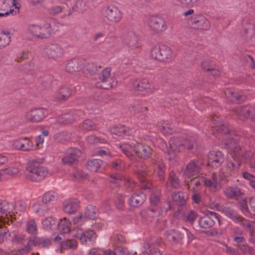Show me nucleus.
<instances>
[{
	"instance_id": "6ab92c4d",
	"label": "nucleus",
	"mask_w": 255,
	"mask_h": 255,
	"mask_svg": "<svg viewBox=\"0 0 255 255\" xmlns=\"http://www.w3.org/2000/svg\"><path fill=\"white\" fill-rule=\"evenodd\" d=\"M223 155L219 150H212L209 153L208 165L212 168L219 167L223 161Z\"/></svg>"
},
{
	"instance_id": "20e7f679",
	"label": "nucleus",
	"mask_w": 255,
	"mask_h": 255,
	"mask_svg": "<svg viewBox=\"0 0 255 255\" xmlns=\"http://www.w3.org/2000/svg\"><path fill=\"white\" fill-rule=\"evenodd\" d=\"M27 176L32 181L38 182L43 180L48 174L46 168L41 166L37 162L32 161L26 168Z\"/></svg>"
},
{
	"instance_id": "5fc2aeb1",
	"label": "nucleus",
	"mask_w": 255,
	"mask_h": 255,
	"mask_svg": "<svg viewBox=\"0 0 255 255\" xmlns=\"http://www.w3.org/2000/svg\"><path fill=\"white\" fill-rule=\"evenodd\" d=\"M134 112L136 113H141L144 114L147 111V108L143 105L142 102L137 101L134 102L132 105Z\"/></svg>"
},
{
	"instance_id": "6e6d98bb",
	"label": "nucleus",
	"mask_w": 255,
	"mask_h": 255,
	"mask_svg": "<svg viewBox=\"0 0 255 255\" xmlns=\"http://www.w3.org/2000/svg\"><path fill=\"white\" fill-rule=\"evenodd\" d=\"M237 114L240 117H243L244 118H248L251 117V118H254L253 115L250 114L252 112L248 107H242L237 109L236 111Z\"/></svg>"
},
{
	"instance_id": "1a4fd4ad",
	"label": "nucleus",
	"mask_w": 255,
	"mask_h": 255,
	"mask_svg": "<svg viewBox=\"0 0 255 255\" xmlns=\"http://www.w3.org/2000/svg\"><path fill=\"white\" fill-rule=\"evenodd\" d=\"M33 237L28 238H26V236L23 234H18L16 235L13 238V242L17 243H21L22 246L18 251H12L8 255H22V254L27 253L32 246V245H28L29 241Z\"/></svg>"
},
{
	"instance_id": "f257e3e1",
	"label": "nucleus",
	"mask_w": 255,
	"mask_h": 255,
	"mask_svg": "<svg viewBox=\"0 0 255 255\" xmlns=\"http://www.w3.org/2000/svg\"><path fill=\"white\" fill-rule=\"evenodd\" d=\"M227 146L229 155L225 162L226 172L221 171L218 174L213 173L211 178H201L204 185L212 192L219 190L222 186L227 182V178L231 173L238 169L241 163L248 157L247 153L243 154L236 139H232L227 143Z\"/></svg>"
},
{
	"instance_id": "412c9836",
	"label": "nucleus",
	"mask_w": 255,
	"mask_h": 255,
	"mask_svg": "<svg viewBox=\"0 0 255 255\" xmlns=\"http://www.w3.org/2000/svg\"><path fill=\"white\" fill-rule=\"evenodd\" d=\"M81 155V151L75 148H69L66 155L62 158L64 164H71L76 162Z\"/></svg>"
},
{
	"instance_id": "6e6552de",
	"label": "nucleus",
	"mask_w": 255,
	"mask_h": 255,
	"mask_svg": "<svg viewBox=\"0 0 255 255\" xmlns=\"http://www.w3.org/2000/svg\"><path fill=\"white\" fill-rule=\"evenodd\" d=\"M102 15L108 21L113 23L119 22L122 18L121 11L113 5H106L101 9Z\"/></svg>"
},
{
	"instance_id": "79ce46f5",
	"label": "nucleus",
	"mask_w": 255,
	"mask_h": 255,
	"mask_svg": "<svg viewBox=\"0 0 255 255\" xmlns=\"http://www.w3.org/2000/svg\"><path fill=\"white\" fill-rule=\"evenodd\" d=\"M11 41L10 32L3 30L0 33V48L8 45Z\"/></svg>"
},
{
	"instance_id": "f8f14e48",
	"label": "nucleus",
	"mask_w": 255,
	"mask_h": 255,
	"mask_svg": "<svg viewBox=\"0 0 255 255\" xmlns=\"http://www.w3.org/2000/svg\"><path fill=\"white\" fill-rule=\"evenodd\" d=\"M46 111L43 108H32L24 115L27 121L34 123L41 121L46 116Z\"/></svg>"
},
{
	"instance_id": "2eb2a0df",
	"label": "nucleus",
	"mask_w": 255,
	"mask_h": 255,
	"mask_svg": "<svg viewBox=\"0 0 255 255\" xmlns=\"http://www.w3.org/2000/svg\"><path fill=\"white\" fill-rule=\"evenodd\" d=\"M188 23L192 28L197 29L208 30L210 27L209 20L201 15L192 17L188 21Z\"/></svg>"
},
{
	"instance_id": "a211bd4d",
	"label": "nucleus",
	"mask_w": 255,
	"mask_h": 255,
	"mask_svg": "<svg viewBox=\"0 0 255 255\" xmlns=\"http://www.w3.org/2000/svg\"><path fill=\"white\" fill-rule=\"evenodd\" d=\"M212 122L214 127H212L211 133L215 134V130L224 134H226L229 132V128L227 123L223 121L217 115H214L213 117Z\"/></svg>"
},
{
	"instance_id": "2f4dec72",
	"label": "nucleus",
	"mask_w": 255,
	"mask_h": 255,
	"mask_svg": "<svg viewBox=\"0 0 255 255\" xmlns=\"http://www.w3.org/2000/svg\"><path fill=\"white\" fill-rule=\"evenodd\" d=\"M180 185V182L177 176L174 171H171L166 185L167 189L170 191L172 189L178 188Z\"/></svg>"
},
{
	"instance_id": "a19ab883",
	"label": "nucleus",
	"mask_w": 255,
	"mask_h": 255,
	"mask_svg": "<svg viewBox=\"0 0 255 255\" xmlns=\"http://www.w3.org/2000/svg\"><path fill=\"white\" fill-rule=\"evenodd\" d=\"M78 246V242L74 239H67L66 241H62L60 244V252H62L63 250H68L70 249H75Z\"/></svg>"
},
{
	"instance_id": "0e129e2a",
	"label": "nucleus",
	"mask_w": 255,
	"mask_h": 255,
	"mask_svg": "<svg viewBox=\"0 0 255 255\" xmlns=\"http://www.w3.org/2000/svg\"><path fill=\"white\" fill-rule=\"evenodd\" d=\"M244 29L247 38H252L255 33V26L252 23H248L246 25Z\"/></svg>"
},
{
	"instance_id": "de8ad7c7",
	"label": "nucleus",
	"mask_w": 255,
	"mask_h": 255,
	"mask_svg": "<svg viewBox=\"0 0 255 255\" xmlns=\"http://www.w3.org/2000/svg\"><path fill=\"white\" fill-rule=\"evenodd\" d=\"M165 236L168 241L170 242H175L181 238V235L179 232L175 230H169L165 233Z\"/></svg>"
},
{
	"instance_id": "13d9d810",
	"label": "nucleus",
	"mask_w": 255,
	"mask_h": 255,
	"mask_svg": "<svg viewBox=\"0 0 255 255\" xmlns=\"http://www.w3.org/2000/svg\"><path fill=\"white\" fill-rule=\"evenodd\" d=\"M21 150L29 151L33 148V143L27 137H22Z\"/></svg>"
},
{
	"instance_id": "c85d7f7f",
	"label": "nucleus",
	"mask_w": 255,
	"mask_h": 255,
	"mask_svg": "<svg viewBox=\"0 0 255 255\" xmlns=\"http://www.w3.org/2000/svg\"><path fill=\"white\" fill-rule=\"evenodd\" d=\"M109 181L113 183H120L126 184L128 187H132L134 186L135 183L129 178H126L120 174L111 175L109 178Z\"/></svg>"
},
{
	"instance_id": "864d4df0",
	"label": "nucleus",
	"mask_w": 255,
	"mask_h": 255,
	"mask_svg": "<svg viewBox=\"0 0 255 255\" xmlns=\"http://www.w3.org/2000/svg\"><path fill=\"white\" fill-rule=\"evenodd\" d=\"M93 155L100 156H112L113 154L110 150L106 147H99L95 149L93 151Z\"/></svg>"
},
{
	"instance_id": "a18cd8bd",
	"label": "nucleus",
	"mask_w": 255,
	"mask_h": 255,
	"mask_svg": "<svg viewBox=\"0 0 255 255\" xmlns=\"http://www.w3.org/2000/svg\"><path fill=\"white\" fill-rule=\"evenodd\" d=\"M120 148L124 153V154L128 157H132L134 152V146L132 147L131 144L127 143H124L120 145Z\"/></svg>"
},
{
	"instance_id": "c9c22d12",
	"label": "nucleus",
	"mask_w": 255,
	"mask_h": 255,
	"mask_svg": "<svg viewBox=\"0 0 255 255\" xmlns=\"http://www.w3.org/2000/svg\"><path fill=\"white\" fill-rule=\"evenodd\" d=\"M202 69L206 72H210L213 76H216L219 74L220 68L217 66L214 65L209 61H204L201 64Z\"/></svg>"
},
{
	"instance_id": "aec40b11",
	"label": "nucleus",
	"mask_w": 255,
	"mask_h": 255,
	"mask_svg": "<svg viewBox=\"0 0 255 255\" xmlns=\"http://www.w3.org/2000/svg\"><path fill=\"white\" fill-rule=\"evenodd\" d=\"M135 154L139 158H148L152 154V150L148 145L139 142L134 145Z\"/></svg>"
},
{
	"instance_id": "49530a36",
	"label": "nucleus",
	"mask_w": 255,
	"mask_h": 255,
	"mask_svg": "<svg viewBox=\"0 0 255 255\" xmlns=\"http://www.w3.org/2000/svg\"><path fill=\"white\" fill-rule=\"evenodd\" d=\"M214 224V221L209 217L205 216L202 217L199 221V225L202 228H209Z\"/></svg>"
},
{
	"instance_id": "69168bd1",
	"label": "nucleus",
	"mask_w": 255,
	"mask_h": 255,
	"mask_svg": "<svg viewBox=\"0 0 255 255\" xmlns=\"http://www.w3.org/2000/svg\"><path fill=\"white\" fill-rule=\"evenodd\" d=\"M111 242L114 246H116L118 244H123L126 242L125 237L120 234H116L113 236L111 239Z\"/></svg>"
},
{
	"instance_id": "0eeeda50",
	"label": "nucleus",
	"mask_w": 255,
	"mask_h": 255,
	"mask_svg": "<svg viewBox=\"0 0 255 255\" xmlns=\"http://www.w3.org/2000/svg\"><path fill=\"white\" fill-rule=\"evenodd\" d=\"M80 226H77V228H73L72 231V236L78 239L80 242L83 244H87L93 243L97 238L96 233L92 230L89 229L84 231Z\"/></svg>"
},
{
	"instance_id": "a878e982",
	"label": "nucleus",
	"mask_w": 255,
	"mask_h": 255,
	"mask_svg": "<svg viewBox=\"0 0 255 255\" xmlns=\"http://www.w3.org/2000/svg\"><path fill=\"white\" fill-rule=\"evenodd\" d=\"M146 196L145 194L138 191L135 192L128 199V205L132 207H137L141 205L145 201Z\"/></svg>"
},
{
	"instance_id": "09e8293b",
	"label": "nucleus",
	"mask_w": 255,
	"mask_h": 255,
	"mask_svg": "<svg viewBox=\"0 0 255 255\" xmlns=\"http://www.w3.org/2000/svg\"><path fill=\"white\" fill-rule=\"evenodd\" d=\"M46 209V206L40 202H35L32 206L33 211L40 216L44 214Z\"/></svg>"
},
{
	"instance_id": "338daca9",
	"label": "nucleus",
	"mask_w": 255,
	"mask_h": 255,
	"mask_svg": "<svg viewBox=\"0 0 255 255\" xmlns=\"http://www.w3.org/2000/svg\"><path fill=\"white\" fill-rule=\"evenodd\" d=\"M72 179L74 181H79L86 178V175L82 171L75 170L72 174Z\"/></svg>"
},
{
	"instance_id": "f03ea898",
	"label": "nucleus",
	"mask_w": 255,
	"mask_h": 255,
	"mask_svg": "<svg viewBox=\"0 0 255 255\" xmlns=\"http://www.w3.org/2000/svg\"><path fill=\"white\" fill-rule=\"evenodd\" d=\"M154 173L160 180L164 179L165 167L163 161L158 158L153 159L150 167L145 166L139 169L137 176L140 182L141 187L143 189H150L151 183L150 176Z\"/></svg>"
},
{
	"instance_id": "c756f323",
	"label": "nucleus",
	"mask_w": 255,
	"mask_h": 255,
	"mask_svg": "<svg viewBox=\"0 0 255 255\" xmlns=\"http://www.w3.org/2000/svg\"><path fill=\"white\" fill-rule=\"evenodd\" d=\"M20 4L15 0H0V11H10L15 9L19 11Z\"/></svg>"
},
{
	"instance_id": "393cba45",
	"label": "nucleus",
	"mask_w": 255,
	"mask_h": 255,
	"mask_svg": "<svg viewBox=\"0 0 255 255\" xmlns=\"http://www.w3.org/2000/svg\"><path fill=\"white\" fill-rule=\"evenodd\" d=\"M84 67L83 60L80 59H73L68 61L65 69L69 72H74L81 70Z\"/></svg>"
},
{
	"instance_id": "37998d69",
	"label": "nucleus",
	"mask_w": 255,
	"mask_h": 255,
	"mask_svg": "<svg viewBox=\"0 0 255 255\" xmlns=\"http://www.w3.org/2000/svg\"><path fill=\"white\" fill-rule=\"evenodd\" d=\"M223 212L226 216L236 222H238L241 220V216L239 215L236 211L230 208L225 207L223 209Z\"/></svg>"
},
{
	"instance_id": "f3484780",
	"label": "nucleus",
	"mask_w": 255,
	"mask_h": 255,
	"mask_svg": "<svg viewBox=\"0 0 255 255\" xmlns=\"http://www.w3.org/2000/svg\"><path fill=\"white\" fill-rule=\"evenodd\" d=\"M149 26L157 32L164 31L167 28L165 21L161 17L156 15L150 16L148 21Z\"/></svg>"
},
{
	"instance_id": "58836bf2",
	"label": "nucleus",
	"mask_w": 255,
	"mask_h": 255,
	"mask_svg": "<svg viewBox=\"0 0 255 255\" xmlns=\"http://www.w3.org/2000/svg\"><path fill=\"white\" fill-rule=\"evenodd\" d=\"M225 194L230 198H236L243 195V192L237 187H227L224 190Z\"/></svg>"
},
{
	"instance_id": "423d86ee",
	"label": "nucleus",
	"mask_w": 255,
	"mask_h": 255,
	"mask_svg": "<svg viewBox=\"0 0 255 255\" xmlns=\"http://www.w3.org/2000/svg\"><path fill=\"white\" fill-rule=\"evenodd\" d=\"M151 56L156 60L168 62L171 60L173 52L171 49L164 44H159L154 46L151 50Z\"/></svg>"
},
{
	"instance_id": "774afa93",
	"label": "nucleus",
	"mask_w": 255,
	"mask_h": 255,
	"mask_svg": "<svg viewBox=\"0 0 255 255\" xmlns=\"http://www.w3.org/2000/svg\"><path fill=\"white\" fill-rule=\"evenodd\" d=\"M243 177L249 181L250 185L255 189V176L247 172L243 173Z\"/></svg>"
},
{
	"instance_id": "39448f33",
	"label": "nucleus",
	"mask_w": 255,
	"mask_h": 255,
	"mask_svg": "<svg viewBox=\"0 0 255 255\" xmlns=\"http://www.w3.org/2000/svg\"><path fill=\"white\" fill-rule=\"evenodd\" d=\"M14 209L12 203L0 200V228L13 221Z\"/></svg>"
},
{
	"instance_id": "473e14b6",
	"label": "nucleus",
	"mask_w": 255,
	"mask_h": 255,
	"mask_svg": "<svg viewBox=\"0 0 255 255\" xmlns=\"http://www.w3.org/2000/svg\"><path fill=\"white\" fill-rule=\"evenodd\" d=\"M127 44L131 49L139 47L140 43L138 35L133 32H128L127 37Z\"/></svg>"
},
{
	"instance_id": "7c9ffc66",
	"label": "nucleus",
	"mask_w": 255,
	"mask_h": 255,
	"mask_svg": "<svg viewBox=\"0 0 255 255\" xmlns=\"http://www.w3.org/2000/svg\"><path fill=\"white\" fill-rule=\"evenodd\" d=\"M79 201L76 199L66 200L64 203V211L69 214L74 213L77 209Z\"/></svg>"
},
{
	"instance_id": "4468645a",
	"label": "nucleus",
	"mask_w": 255,
	"mask_h": 255,
	"mask_svg": "<svg viewBox=\"0 0 255 255\" xmlns=\"http://www.w3.org/2000/svg\"><path fill=\"white\" fill-rule=\"evenodd\" d=\"M45 53L49 59L55 61L59 60L64 55V50L57 44L47 46L44 49Z\"/></svg>"
},
{
	"instance_id": "f704fd0d",
	"label": "nucleus",
	"mask_w": 255,
	"mask_h": 255,
	"mask_svg": "<svg viewBox=\"0 0 255 255\" xmlns=\"http://www.w3.org/2000/svg\"><path fill=\"white\" fill-rule=\"evenodd\" d=\"M202 177H203L200 175L193 177L190 179H187L188 182L185 183L187 185L189 189L196 191L199 189L202 182Z\"/></svg>"
},
{
	"instance_id": "c03bdc74",
	"label": "nucleus",
	"mask_w": 255,
	"mask_h": 255,
	"mask_svg": "<svg viewBox=\"0 0 255 255\" xmlns=\"http://www.w3.org/2000/svg\"><path fill=\"white\" fill-rule=\"evenodd\" d=\"M161 214L158 210L153 207L144 210L141 212L142 217L144 218L154 217Z\"/></svg>"
},
{
	"instance_id": "ea45409f",
	"label": "nucleus",
	"mask_w": 255,
	"mask_h": 255,
	"mask_svg": "<svg viewBox=\"0 0 255 255\" xmlns=\"http://www.w3.org/2000/svg\"><path fill=\"white\" fill-rule=\"evenodd\" d=\"M172 198L179 205L182 206L186 203L187 195L182 192H177L172 194Z\"/></svg>"
},
{
	"instance_id": "e433bc0d",
	"label": "nucleus",
	"mask_w": 255,
	"mask_h": 255,
	"mask_svg": "<svg viewBox=\"0 0 255 255\" xmlns=\"http://www.w3.org/2000/svg\"><path fill=\"white\" fill-rule=\"evenodd\" d=\"M28 243V245H32V246H39L42 247H48L50 245V241L48 239L35 237L30 239Z\"/></svg>"
},
{
	"instance_id": "9d476101",
	"label": "nucleus",
	"mask_w": 255,
	"mask_h": 255,
	"mask_svg": "<svg viewBox=\"0 0 255 255\" xmlns=\"http://www.w3.org/2000/svg\"><path fill=\"white\" fill-rule=\"evenodd\" d=\"M98 215V210L96 207L89 205L87 206L84 216L79 213L74 218V225L82 226L86 221L87 219H94Z\"/></svg>"
},
{
	"instance_id": "680f3d73",
	"label": "nucleus",
	"mask_w": 255,
	"mask_h": 255,
	"mask_svg": "<svg viewBox=\"0 0 255 255\" xmlns=\"http://www.w3.org/2000/svg\"><path fill=\"white\" fill-rule=\"evenodd\" d=\"M87 141L90 144L105 143L107 139L105 138L98 137L94 135H91L87 138Z\"/></svg>"
},
{
	"instance_id": "4c0bfd02",
	"label": "nucleus",
	"mask_w": 255,
	"mask_h": 255,
	"mask_svg": "<svg viewBox=\"0 0 255 255\" xmlns=\"http://www.w3.org/2000/svg\"><path fill=\"white\" fill-rule=\"evenodd\" d=\"M71 94V90L66 86L59 88L55 93V97L59 100H65L69 97Z\"/></svg>"
},
{
	"instance_id": "8fccbe9b",
	"label": "nucleus",
	"mask_w": 255,
	"mask_h": 255,
	"mask_svg": "<svg viewBox=\"0 0 255 255\" xmlns=\"http://www.w3.org/2000/svg\"><path fill=\"white\" fill-rule=\"evenodd\" d=\"M58 196L57 193L50 191L46 192L43 196L42 201L46 204L48 202L54 201L58 199Z\"/></svg>"
},
{
	"instance_id": "e2e57ef3",
	"label": "nucleus",
	"mask_w": 255,
	"mask_h": 255,
	"mask_svg": "<svg viewBox=\"0 0 255 255\" xmlns=\"http://www.w3.org/2000/svg\"><path fill=\"white\" fill-rule=\"evenodd\" d=\"M241 209L243 213L246 216L252 217L254 214H252L249 210L247 202L246 199L243 200L240 202Z\"/></svg>"
},
{
	"instance_id": "72a5a7b5",
	"label": "nucleus",
	"mask_w": 255,
	"mask_h": 255,
	"mask_svg": "<svg viewBox=\"0 0 255 255\" xmlns=\"http://www.w3.org/2000/svg\"><path fill=\"white\" fill-rule=\"evenodd\" d=\"M39 31L40 25L30 24L27 27L26 33L31 40L36 38L39 39Z\"/></svg>"
},
{
	"instance_id": "4d7b16f0",
	"label": "nucleus",
	"mask_w": 255,
	"mask_h": 255,
	"mask_svg": "<svg viewBox=\"0 0 255 255\" xmlns=\"http://www.w3.org/2000/svg\"><path fill=\"white\" fill-rule=\"evenodd\" d=\"M75 118L71 114H65L58 118V122L61 124H68L73 122Z\"/></svg>"
},
{
	"instance_id": "b1692460",
	"label": "nucleus",
	"mask_w": 255,
	"mask_h": 255,
	"mask_svg": "<svg viewBox=\"0 0 255 255\" xmlns=\"http://www.w3.org/2000/svg\"><path fill=\"white\" fill-rule=\"evenodd\" d=\"M58 29L53 25L45 22L40 25L39 39L47 38L54 34Z\"/></svg>"
},
{
	"instance_id": "7ed1b4c3",
	"label": "nucleus",
	"mask_w": 255,
	"mask_h": 255,
	"mask_svg": "<svg viewBox=\"0 0 255 255\" xmlns=\"http://www.w3.org/2000/svg\"><path fill=\"white\" fill-rule=\"evenodd\" d=\"M159 142V147L166 153L167 158L169 160H172L175 158L176 152L181 151L186 148L190 150L193 147L192 141L183 140L178 137H172L170 139V149L167 148L165 142L162 139H160Z\"/></svg>"
},
{
	"instance_id": "5701e85b",
	"label": "nucleus",
	"mask_w": 255,
	"mask_h": 255,
	"mask_svg": "<svg viewBox=\"0 0 255 255\" xmlns=\"http://www.w3.org/2000/svg\"><path fill=\"white\" fill-rule=\"evenodd\" d=\"M107 165L102 160L94 159L88 161L87 168L91 171L102 173L105 170Z\"/></svg>"
},
{
	"instance_id": "603ef678",
	"label": "nucleus",
	"mask_w": 255,
	"mask_h": 255,
	"mask_svg": "<svg viewBox=\"0 0 255 255\" xmlns=\"http://www.w3.org/2000/svg\"><path fill=\"white\" fill-rule=\"evenodd\" d=\"M86 3L83 0H76L73 6V9L75 11L83 12L87 9Z\"/></svg>"
},
{
	"instance_id": "dca6fc26",
	"label": "nucleus",
	"mask_w": 255,
	"mask_h": 255,
	"mask_svg": "<svg viewBox=\"0 0 255 255\" xmlns=\"http://www.w3.org/2000/svg\"><path fill=\"white\" fill-rule=\"evenodd\" d=\"M111 69L109 68H105L102 70L101 73L99 74V79L101 82H97L96 86L98 88L104 89H108L112 88L115 85L114 81L110 82L107 84L106 83L109 81L111 76Z\"/></svg>"
},
{
	"instance_id": "ddd939ff",
	"label": "nucleus",
	"mask_w": 255,
	"mask_h": 255,
	"mask_svg": "<svg viewBox=\"0 0 255 255\" xmlns=\"http://www.w3.org/2000/svg\"><path fill=\"white\" fill-rule=\"evenodd\" d=\"M201 166V164L199 161L193 160L187 164L183 174L185 182H188L187 179L199 175Z\"/></svg>"
},
{
	"instance_id": "9b49d317",
	"label": "nucleus",
	"mask_w": 255,
	"mask_h": 255,
	"mask_svg": "<svg viewBox=\"0 0 255 255\" xmlns=\"http://www.w3.org/2000/svg\"><path fill=\"white\" fill-rule=\"evenodd\" d=\"M131 87L136 91H144L146 93H151L157 89L156 86L147 80L143 79L141 81L132 80L130 83Z\"/></svg>"
},
{
	"instance_id": "bb28decb",
	"label": "nucleus",
	"mask_w": 255,
	"mask_h": 255,
	"mask_svg": "<svg viewBox=\"0 0 255 255\" xmlns=\"http://www.w3.org/2000/svg\"><path fill=\"white\" fill-rule=\"evenodd\" d=\"M73 225L66 218L60 220L58 223V227L59 231L62 234L70 233L72 235V231L74 228H77V225H74V219L73 220Z\"/></svg>"
},
{
	"instance_id": "3c124183",
	"label": "nucleus",
	"mask_w": 255,
	"mask_h": 255,
	"mask_svg": "<svg viewBox=\"0 0 255 255\" xmlns=\"http://www.w3.org/2000/svg\"><path fill=\"white\" fill-rule=\"evenodd\" d=\"M56 220L53 217H49L45 219L42 221V226L44 229L46 230L52 229L56 224Z\"/></svg>"
},
{
	"instance_id": "4be33fe9",
	"label": "nucleus",
	"mask_w": 255,
	"mask_h": 255,
	"mask_svg": "<svg viewBox=\"0 0 255 255\" xmlns=\"http://www.w3.org/2000/svg\"><path fill=\"white\" fill-rule=\"evenodd\" d=\"M110 130L112 134L119 138H126L132 132L131 129L121 125H114Z\"/></svg>"
},
{
	"instance_id": "052dcab7",
	"label": "nucleus",
	"mask_w": 255,
	"mask_h": 255,
	"mask_svg": "<svg viewBox=\"0 0 255 255\" xmlns=\"http://www.w3.org/2000/svg\"><path fill=\"white\" fill-rule=\"evenodd\" d=\"M161 131L163 134H171L175 131L172 128V125L168 122H165L163 123Z\"/></svg>"
},
{
	"instance_id": "bf43d9fd",
	"label": "nucleus",
	"mask_w": 255,
	"mask_h": 255,
	"mask_svg": "<svg viewBox=\"0 0 255 255\" xmlns=\"http://www.w3.org/2000/svg\"><path fill=\"white\" fill-rule=\"evenodd\" d=\"M26 231L30 234H35L37 231L36 224L33 219L29 220L26 224Z\"/></svg>"
},
{
	"instance_id": "cd10ccee",
	"label": "nucleus",
	"mask_w": 255,
	"mask_h": 255,
	"mask_svg": "<svg viewBox=\"0 0 255 255\" xmlns=\"http://www.w3.org/2000/svg\"><path fill=\"white\" fill-rule=\"evenodd\" d=\"M225 95L226 98L232 102L240 103L246 99L242 92H234L232 89H227L225 91Z\"/></svg>"
}]
</instances>
